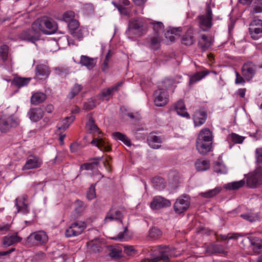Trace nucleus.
I'll return each instance as SVG.
<instances>
[{
	"instance_id": "f8f14e48",
	"label": "nucleus",
	"mask_w": 262,
	"mask_h": 262,
	"mask_svg": "<svg viewBox=\"0 0 262 262\" xmlns=\"http://www.w3.org/2000/svg\"><path fill=\"white\" fill-rule=\"evenodd\" d=\"M257 66L252 62L245 63L242 68V73L247 80H250L256 73Z\"/></svg>"
},
{
	"instance_id": "6e6d98bb",
	"label": "nucleus",
	"mask_w": 262,
	"mask_h": 262,
	"mask_svg": "<svg viewBox=\"0 0 262 262\" xmlns=\"http://www.w3.org/2000/svg\"><path fill=\"white\" fill-rule=\"evenodd\" d=\"M75 211L78 213H80L84 211L85 208L84 203L80 200H76L74 203Z\"/></svg>"
},
{
	"instance_id": "a18cd8bd",
	"label": "nucleus",
	"mask_w": 262,
	"mask_h": 262,
	"mask_svg": "<svg viewBox=\"0 0 262 262\" xmlns=\"http://www.w3.org/2000/svg\"><path fill=\"white\" fill-rule=\"evenodd\" d=\"M262 12V0H254L252 6L251 13L254 14Z\"/></svg>"
},
{
	"instance_id": "ddd939ff",
	"label": "nucleus",
	"mask_w": 262,
	"mask_h": 262,
	"mask_svg": "<svg viewBox=\"0 0 262 262\" xmlns=\"http://www.w3.org/2000/svg\"><path fill=\"white\" fill-rule=\"evenodd\" d=\"M42 164V161L39 157L34 155H30L23 167V170H26L38 168L41 167Z\"/></svg>"
},
{
	"instance_id": "7ed1b4c3",
	"label": "nucleus",
	"mask_w": 262,
	"mask_h": 262,
	"mask_svg": "<svg viewBox=\"0 0 262 262\" xmlns=\"http://www.w3.org/2000/svg\"><path fill=\"white\" fill-rule=\"evenodd\" d=\"M34 27H38L40 32L45 34H53L58 29L57 23L52 18L47 16H42L36 19L33 23Z\"/></svg>"
},
{
	"instance_id": "2f4dec72",
	"label": "nucleus",
	"mask_w": 262,
	"mask_h": 262,
	"mask_svg": "<svg viewBox=\"0 0 262 262\" xmlns=\"http://www.w3.org/2000/svg\"><path fill=\"white\" fill-rule=\"evenodd\" d=\"M161 38L159 35H155L150 37L149 41V47L153 50H157L160 47Z\"/></svg>"
},
{
	"instance_id": "4c0bfd02",
	"label": "nucleus",
	"mask_w": 262,
	"mask_h": 262,
	"mask_svg": "<svg viewBox=\"0 0 262 262\" xmlns=\"http://www.w3.org/2000/svg\"><path fill=\"white\" fill-rule=\"evenodd\" d=\"M249 32L251 38L257 40L259 38V35L262 33V28H255L253 25H250Z\"/></svg>"
},
{
	"instance_id": "774afa93",
	"label": "nucleus",
	"mask_w": 262,
	"mask_h": 262,
	"mask_svg": "<svg viewBox=\"0 0 262 262\" xmlns=\"http://www.w3.org/2000/svg\"><path fill=\"white\" fill-rule=\"evenodd\" d=\"M127 228L125 227L123 232H120L116 236L113 237L112 238L116 241H122L124 237V234L127 231Z\"/></svg>"
},
{
	"instance_id": "cd10ccee",
	"label": "nucleus",
	"mask_w": 262,
	"mask_h": 262,
	"mask_svg": "<svg viewBox=\"0 0 262 262\" xmlns=\"http://www.w3.org/2000/svg\"><path fill=\"white\" fill-rule=\"evenodd\" d=\"M182 43L186 46L191 45L194 41V37L193 36V30L191 28H189L187 32L184 34L181 38Z\"/></svg>"
},
{
	"instance_id": "423d86ee",
	"label": "nucleus",
	"mask_w": 262,
	"mask_h": 262,
	"mask_svg": "<svg viewBox=\"0 0 262 262\" xmlns=\"http://www.w3.org/2000/svg\"><path fill=\"white\" fill-rule=\"evenodd\" d=\"M200 28L203 31H208L212 26L213 14L211 7L207 6L205 13L197 17Z\"/></svg>"
},
{
	"instance_id": "9b49d317",
	"label": "nucleus",
	"mask_w": 262,
	"mask_h": 262,
	"mask_svg": "<svg viewBox=\"0 0 262 262\" xmlns=\"http://www.w3.org/2000/svg\"><path fill=\"white\" fill-rule=\"evenodd\" d=\"M262 183V169L259 168L253 173L250 174L247 179V185L251 187H256Z\"/></svg>"
},
{
	"instance_id": "c85d7f7f",
	"label": "nucleus",
	"mask_w": 262,
	"mask_h": 262,
	"mask_svg": "<svg viewBox=\"0 0 262 262\" xmlns=\"http://www.w3.org/2000/svg\"><path fill=\"white\" fill-rule=\"evenodd\" d=\"M209 71L208 70L195 73L190 77L189 81V85L194 84L196 82L202 79L205 76L209 74Z\"/></svg>"
},
{
	"instance_id": "8fccbe9b",
	"label": "nucleus",
	"mask_w": 262,
	"mask_h": 262,
	"mask_svg": "<svg viewBox=\"0 0 262 262\" xmlns=\"http://www.w3.org/2000/svg\"><path fill=\"white\" fill-rule=\"evenodd\" d=\"M113 95V93L108 88L103 90L98 95V97L102 100H108L110 98L112 97Z\"/></svg>"
},
{
	"instance_id": "f03ea898",
	"label": "nucleus",
	"mask_w": 262,
	"mask_h": 262,
	"mask_svg": "<svg viewBox=\"0 0 262 262\" xmlns=\"http://www.w3.org/2000/svg\"><path fill=\"white\" fill-rule=\"evenodd\" d=\"M173 84V80L169 78L164 79L162 82L163 88H159L154 93V102L157 106H163L168 102L169 95L167 92Z\"/></svg>"
},
{
	"instance_id": "e433bc0d",
	"label": "nucleus",
	"mask_w": 262,
	"mask_h": 262,
	"mask_svg": "<svg viewBox=\"0 0 262 262\" xmlns=\"http://www.w3.org/2000/svg\"><path fill=\"white\" fill-rule=\"evenodd\" d=\"M222 190L221 187H216L213 189L209 190L206 192H201L200 194L205 198H210L219 194Z\"/></svg>"
},
{
	"instance_id": "9d476101",
	"label": "nucleus",
	"mask_w": 262,
	"mask_h": 262,
	"mask_svg": "<svg viewBox=\"0 0 262 262\" xmlns=\"http://www.w3.org/2000/svg\"><path fill=\"white\" fill-rule=\"evenodd\" d=\"M17 125V121L13 116H2L0 118V130L2 133L7 132Z\"/></svg>"
},
{
	"instance_id": "473e14b6",
	"label": "nucleus",
	"mask_w": 262,
	"mask_h": 262,
	"mask_svg": "<svg viewBox=\"0 0 262 262\" xmlns=\"http://www.w3.org/2000/svg\"><path fill=\"white\" fill-rule=\"evenodd\" d=\"M46 98V94L43 93H35L31 97V102L34 105H37L43 102Z\"/></svg>"
},
{
	"instance_id": "58836bf2",
	"label": "nucleus",
	"mask_w": 262,
	"mask_h": 262,
	"mask_svg": "<svg viewBox=\"0 0 262 262\" xmlns=\"http://www.w3.org/2000/svg\"><path fill=\"white\" fill-rule=\"evenodd\" d=\"M245 184L244 180H242L239 181L233 182L231 183H228L225 188L229 190H237L242 187Z\"/></svg>"
},
{
	"instance_id": "c9c22d12",
	"label": "nucleus",
	"mask_w": 262,
	"mask_h": 262,
	"mask_svg": "<svg viewBox=\"0 0 262 262\" xmlns=\"http://www.w3.org/2000/svg\"><path fill=\"white\" fill-rule=\"evenodd\" d=\"M153 186L158 190H162L166 186L165 180L161 177H157L153 178L152 180Z\"/></svg>"
},
{
	"instance_id": "49530a36",
	"label": "nucleus",
	"mask_w": 262,
	"mask_h": 262,
	"mask_svg": "<svg viewBox=\"0 0 262 262\" xmlns=\"http://www.w3.org/2000/svg\"><path fill=\"white\" fill-rule=\"evenodd\" d=\"M110 256L114 259H118L122 257V249L119 247L113 248L110 253Z\"/></svg>"
},
{
	"instance_id": "338daca9",
	"label": "nucleus",
	"mask_w": 262,
	"mask_h": 262,
	"mask_svg": "<svg viewBox=\"0 0 262 262\" xmlns=\"http://www.w3.org/2000/svg\"><path fill=\"white\" fill-rule=\"evenodd\" d=\"M250 25H253L255 28H262V20L259 19H254Z\"/></svg>"
},
{
	"instance_id": "13d9d810",
	"label": "nucleus",
	"mask_w": 262,
	"mask_h": 262,
	"mask_svg": "<svg viewBox=\"0 0 262 262\" xmlns=\"http://www.w3.org/2000/svg\"><path fill=\"white\" fill-rule=\"evenodd\" d=\"M8 46L7 45H3L0 47V56L4 61L6 60L8 58Z\"/></svg>"
},
{
	"instance_id": "052dcab7",
	"label": "nucleus",
	"mask_w": 262,
	"mask_h": 262,
	"mask_svg": "<svg viewBox=\"0 0 262 262\" xmlns=\"http://www.w3.org/2000/svg\"><path fill=\"white\" fill-rule=\"evenodd\" d=\"M74 16L75 13L73 11H67L63 13L62 19L64 21L68 23L69 21L74 19Z\"/></svg>"
},
{
	"instance_id": "69168bd1",
	"label": "nucleus",
	"mask_w": 262,
	"mask_h": 262,
	"mask_svg": "<svg viewBox=\"0 0 262 262\" xmlns=\"http://www.w3.org/2000/svg\"><path fill=\"white\" fill-rule=\"evenodd\" d=\"M255 157L258 164L262 163V148H257L255 150Z\"/></svg>"
},
{
	"instance_id": "ea45409f",
	"label": "nucleus",
	"mask_w": 262,
	"mask_h": 262,
	"mask_svg": "<svg viewBox=\"0 0 262 262\" xmlns=\"http://www.w3.org/2000/svg\"><path fill=\"white\" fill-rule=\"evenodd\" d=\"M19 199H15V206L17 209V212H21L24 214H26L29 212V208L28 205L24 202L21 203H18Z\"/></svg>"
},
{
	"instance_id": "f704fd0d",
	"label": "nucleus",
	"mask_w": 262,
	"mask_h": 262,
	"mask_svg": "<svg viewBox=\"0 0 262 262\" xmlns=\"http://www.w3.org/2000/svg\"><path fill=\"white\" fill-rule=\"evenodd\" d=\"M245 139V137L240 136L234 133L229 134L227 137V140L230 144L231 143H233V144H242Z\"/></svg>"
},
{
	"instance_id": "39448f33",
	"label": "nucleus",
	"mask_w": 262,
	"mask_h": 262,
	"mask_svg": "<svg viewBox=\"0 0 262 262\" xmlns=\"http://www.w3.org/2000/svg\"><path fill=\"white\" fill-rule=\"evenodd\" d=\"M170 249V248L168 246H160L157 250V252L159 253L158 255H157V253L151 252L148 255L152 258L144 259L141 262H159L161 260L167 262L169 260Z\"/></svg>"
},
{
	"instance_id": "1a4fd4ad",
	"label": "nucleus",
	"mask_w": 262,
	"mask_h": 262,
	"mask_svg": "<svg viewBox=\"0 0 262 262\" xmlns=\"http://www.w3.org/2000/svg\"><path fill=\"white\" fill-rule=\"evenodd\" d=\"M40 37V31L38 27H34L33 23L32 25L31 28L24 31L20 34V38L23 40H28L34 42L39 39Z\"/></svg>"
},
{
	"instance_id": "2eb2a0df",
	"label": "nucleus",
	"mask_w": 262,
	"mask_h": 262,
	"mask_svg": "<svg viewBox=\"0 0 262 262\" xmlns=\"http://www.w3.org/2000/svg\"><path fill=\"white\" fill-rule=\"evenodd\" d=\"M129 28L131 30L137 31V34L141 36L146 32V27L143 21L138 19H133L129 21Z\"/></svg>"
},
{
	"instance_id": "393cba45",
	"label": "nucleus",
	"mask_w": 262,
	"mask_h": 262,
	"mask_svg": "<svg viewBox=\"0 0 262 262\" xmlns=\"http://www.w3.org/2000/svg\"><path fill=\"white\" fill-rule=\"evenodd\" d=\"M31 78H24L19 76H15L11 81L12 84L18 88L27 86L30 82Z\"/></svg>"
},
{
	"instance_id": "0eeeda50",
	"label": "nucleus",
	"mask_w": 262,
	"mask_h": 262,
	"mask_svg": "<svg viewBox=\"0 0 262 262\" xmlns=\"http://www.w3.org/2000/svg\"><path fill=\"white\" fill-rule=\"evenodd\" d=\"M86 227L85 222L77 221L72 223L66 230L65 235L67 237L77 236L81 234Z\"/></svg>"
},
{
	"instance_id": "e2e57ef3",
	"label": "nucleus",
	"mask_w": 262,
	"mask_h": 262,
	"mask_svg": "<svg viewBox=\"0 0 262 262\" xmlns=\"http://www.w3.org/2000/svg\"><path fill=\"white\" fill-rule=\"evenodd\" d=\"M124 252L127 255H133L136 254V251L132 246H124Z\"/></svg>"
},
{
	"instance_id": "680f3d73",
	"label": "nucleus",
	"mask_w": 262,
	"mask_h": 262,
	"mask_svg": "<svg viewBox=\"0 0 262 262\" xmlns=\"http://www.w3.org/2000/svg\"><path fill=\"white\" fill-rule=\"evenodd\" d=\"M55 71L56 74L61 76H65L68 74L69 72L68 68H64L62 67L55 68Z\"/></svg>"
},
{
	"instance_id": "a211bd4d",
	"label": "nucleus",
	"mask_w": 262,
	"mask_h": 262,
	"mask_svg": "<svg viewBox=\"0 0 262 262\" xmlns=\"http://www.w3.org/2000/svg\"><path fill=\"white\" fill-rule=\"evenodd\" d=\"M250 247L255 254H258L262 251V239L255 236H249Z\"/></svg>"
},
{
	"instance_id": "4d7b16f0",
	"label": "nucleus",
	"mask_w": 262,
	"mask_h": 262,
	"mask_svg": "<svg viewBox=\"0 0 262 262\" xmlns=\"http://www.w3.org/2000/svg\"><path fill=\"white\" fill-rule=\"evenodd\" d=\"M68 24V27L70 30L71 33L72 32L76 33V30H78L79 24V22L76 19H73L69 21Z\"/></svg>"
},
{
	"instance_id": "a878e982",
	"label": "nucleus",
	"mask_w": 262,
	"mask_h": 262,
	"mask_svg": "<svg viewBox=\"0 0 262 262\" xmlns=\"http://www.w3.org/2000/svg\"><path fill=\"white\" fill-rule=\"evenodd\" d=\"M79 63L86 67L88 69H92L96 65L95 59L86 55H81Z\"/></svg>"
},
{
	"instance_id": "a19ab883",
	"label": "nucleus",
	"mask_w": 262,
	"mask_h": 262,
	"mask_svg": "<svg viewBox=\"0 0 262 262\" xmlns=\"http://www.w3.org/2000/svg\"><path fill=\"white\" fill-rule=\"evenodd\" d=\"M195 166L198 171H204L209 168V163L206 160H198Z\"/></svg>"
},
{
	"instance_id": "5701e85b",
	"label": "nucleus",
	"mask_w": 262,
	"mask_h": 262,
	"mask_svg": "<svg viewBox=\"0 0 262 262\" xmlns=\"http://www.w3.org/2000/svg\"><path fill=\"white\" fill-rule=\"evenodd\" d=\"M213 142V136L211 132L208 128L202 129L196 138V141Z\"/></svg>"
},
{
	"instance_id": "6ab92c4d",
	"label": "nucleus",
	"mask_w": 262,
	"mask_h": 262,
	"mask_svg": "<svg viewBox=\"0 0 262 262\" xmlns=\"http://www.w3.org/2000/svg\"><path fill=\"white\" fill-rule=\"evenodd\" d=\"M21 241V238L17 235V233L9 234L3 238V244L5 247L11 246Z\"/></svg>"
},
{
	"instance_id": "f257e3e1",
	"label": "nucleus",
	"mask_w": 262,
	"mask_h": 262,
	"mask_svg": "<svg viewBox=\"0 0 262 262\" xmlns=\"http://www.w3.org/2000/svg\"><path fill=\"white\" fill-rule=\"evenodd\" d=\"M86 128L90 134H97L99 135L98 137L93 139L91 143V144L97 146L102 151L106 152L111 151V147L107 140L101 135L102 132L95 124V120L92 117L89 118L86 124Z\"/></svg>"
},
{
	"instance_id": "79ce46f5",
	"label": "nucleus",
	"mask_w": 262,
	"mask_h": 262,
	"mask_svg": "<svg viewBox=\"0 0 262 262\" xmlns=\"http://www.w3.org/2000/svg\"><path fill=\"white\" fill-rule=\"evenodd\" d=\"M36 74L41 76H48L50 71L48 66L44 64H39L36 68Z\"/></svg>"
},
{
	"instance_id": "4be33fe9",
	"label": "nucleus",
	"mask_w": 262,
	"mask_h": 262,
	"mask_svg": "<svg viewBox=\"0 0 262 262\" xmlns=\"http://www.w3.org/2000/svg\"><path fill=\"white\" fill-rule=\"evenodd\" d=\"M147 143L150 147L154 149H158L161 147L162 139L160 137L150 133L147 137Z\"/></svg>"
},
{
	"instance_id": "bb28decb",
	"label": "nucleus",
	"mask_w": 262,
	"mask_h": 262,
	"mask_svg": "<svg viewBox=\"0 0 262 262\" xmlns=\"http://www.w3.org/2000/svg\"><path fill=\"white\" fill-rule=\"evenodd\" d=\"M243 234L239 233H229L227 234L216 235V240L217 241H225L229 240L236 241L238 237L243 236Z\"/></svg>"
},
{
	"instance_id": "7c9ffc66",
	"label": "nucleus",
	"mask_w": 262,
	"mask_h": 262,
	"mask_svg": "<svg viewBox=\"0 0 262 262\" xmlns=\"http://www.w3.org/2000/svg\"><path fill=\"white\" fill-rule=\"evenodd\" d=\"M75 117L73 116L66 117L63 120L61 121L57 125L59 130L64 131L70 126V125L74 121Z\"/></svg>"
},
{
	"instance_id": "6e6552de",
	"label": "nucleus",
	"mask_w": 262,
	"mask_h": 262,
	"mask_svg": "<svg viewBox=\"0 0 262 262\" xmlns=\"http://www.w3.org/2000/svg\"><path fill=\"white\" fill-rule=\"evenodd\" d=\"M190 206V198L187 194H184L177 199L173 205L176 213L181 214L186 211Z\"/></svg>"
},
{
	"instance_id": "f3484780",
	"label": "nucleus",
	"mask_w": 262,
	"mask_h": 262,
	"mask_svg": "<svg viewBox=\"0 0 262 262\" xmlns=\"http://www.w3.org/2000/svg\"><path fill=\"white\" fill-rule=\"evenodd\" d=\"M201 39L199 41V46L203 51H205L210 48L213 45V38L211 36L203 34L200 36Z\"/></svg>"
},
{
	"instance_id": "20e7f679",
	"label": "nucleus",
	"mask_w": 262,
	"mask_h": 262,
	"mask_svg": "<svg viewBox=\"0 0 262 262\" xmlns=\"http://www.w3.org/2000/svg\"><path fill=\"white\" fill-rule=\"evenodd\" d=\"M47 233L42 230L31 233L26 238V243L30 247L43 246L48 242Z\"/></svg>"
},
{
	"instance_id": "3c124183",
	"label": "nucleus",
	"mask_w": 262,
	"mask_h": 262,
	"mask_svg": "<svg viewBox=\"0 0 262 262\" xmlns=\"http://www.w3.org/2000/svg\"><path fill=\"white\" fill-rule=\"evenodd\" d=\"M82 89V86L81 85L78 84H75L68 96L69 99H72L75 96L78 95L81 91Z\"/></svg>"
},
{
	"instance_id": "bf43d9fd",
	"label": "nucleus",
	"mask_w": 262,
	"mask_h": 262,
	"mask_svg": "<svg viewBox=\"0 0 262 262\" xmlns=\"http://www.w3.org/2000/svg\"><path fill=\"white\" fill-rule=\"evenodd\" d=\"M89 200H92L96 198L95 185H92L89 188L86 194Z\"/></svg>"
},
{
	"instance_id": "603ef678",
	"label": "nucleus",
	"mask_w": 262,
	"mask_h": 262,
	"mask_svg": "<svg viewBox=\"0 0 262 262\" xmlns=\"http://www.w3.org/2000/svg\"><path fill=\"white\" fill-rule=\"evenodd\" d=\"M153 26V29L155 33V35H159L160 33L162 32L164 30V25L160 21H155L150 23Z\"/></svg>"
},
{
	"instance_id": "dca6fc26",
	"label": "nucleus",
	"mask_w": 262,
	"mask_h": 262,
	"mask_svg": "<svg viewBox=\"0 0 262 262\" xmlns=\"http://www.w3.org/2000/svg\"><path fill=\"white\" fill-rule=\"evenodd\" d=\"M170 202L162 196H156L154 198L150 203V208L152 209H159L161 208L170 206Z\"/></svg>"
},
{
	"instance_id": "37998d69",
	"label": "nucleus",
	"mask_w": 262,
	"mask_h": 262,
	"mask_svg": "<svg viewBox=\"0 0 262 262\" xmlns=\"http://www.w3.org/2000/svg\"><path fill=\"white\" fill-rule=\"evenodd\" d=\"M87 245L89 248L93 252H99L101 249V244L98 239H95L89 242Z\"/></svg>"
},
{
	"instance_id": "5fc2aeb1",
	"label": "nucleus",
	"mask_w": 262,
	"mask_h": 262,
	"mask_svg": "<svg viewBox=\"0 0 262 262\" xmlns=\"http://www.w3.org/2000/svg\"><path fill=\"white\" fill-rule=\"evenodd\" d=\"M113 53L112 51L110 50L107 53L103 63L102 65L101 69L103 72H106L108 68V62L112 57Z\"/></svg>"
},
{
	"instance_id": "4468645a",
	"label": "nucleus",
	"mask_w": 262,
	"mask_h": 262,
	"mask_svg": "<svg viewBox=\"0 0 262 262\" xmlns=\"http://www.w3.org/2000/svg\"><path fill=\"white\" fill-rule=\"evenodd\" d=\"M207 117V112L203 108L196 110L194 114L193 120L195 126H200L206 122Z\"/></svg>"
},
{
	"instance_id": "72a5a7b5",
	"label": "nucleus",
	"mask_w": 262,
	"mask_h": 262,
	"mask_svg": "<svg viewBox=\"0 0 262 262\" xmlns=\"http://www.w3.org/2000/svg\"><path fill=\"white\" fill-rule=\"evenodd\" d=\"M227 245L224 246L221 244H212L208 248V250L212 253L225 254Z\"/></svg>"
},
{
	"instance_id": "0e129e2a",
	"label": "nucleus",
	"mask_w": 262,
	"mask_h": 262,
	"mask_svg": "<svg viewBox=\"0 0 262 262\" xmlns=\"http://www.w3.org/2000/svg\"><path fill=\"white\" fill-rule=\"evenodd\" d=\"M112 3L114 6L118 9L121 14L125 15L128 14L129 12L126 8L122 6L121 5H118V4L115 2H113Z\"/></svg>"
},
{
	"instance_id": "c03bdc74",
	"label": "nucleus",
	"mask_w": 262,
	"mask_h": 262,
	"mask_svg": "<svg viewBox=\"0 0 262 262\" xmlns=\"http://www.w3.org/2000/svg\"><path fill=\"white\" fill-rule=\"evenodd\" d=\"M113 136L115 139L121 141L128 146H130L131 143L130 140L124 134L120 132H115L113 134Z\"/></svg>"
},
{
	"instance_id": "412c9836",
	"label": "nucleus",
	"mask_w": 262,
	"mask_h": 262,
	"mask_svg": "<svg viewBox=\"0 0 262 262\" xmlns=\"http://www.w3.org/2000/svg\"><path fill=\"white\" fill-rule=\"evenodd\" d=\"M174 109L179 116L188 119L190 118L189 114L186 112L185 105L183 100H180L175 104Z\"/></svg>"
},
{
	"instance_id": "de8ad7c7",
	"label": "nucleus",
	"mask_w": 262,
	"mask_h": 262,
	"mask_svg": "<svg viewBox=\"0 0 262 262\" xmlns=\"http://www.w3.org/2000/svg\"><path fill=\"white\" fill-rule=\"evenodd\" d=\"M101 158H97L94 159V161L92 162L86 163L81 165V168L85 170H92L95 168L99 163V161Z\"/></svg>"
},
{
	"instance_id": "aec40b11",
	"label": "nucleus",
	"mask_w": 262,
	"mask_h": 262,
	"mask_svg": "<svg viewBox=\"0 0 262 262\" xmlns=\"http://www.w3.org/2000/svg\"><path fill=\"white\" fill-rule=\"evenodd\" d=\"M212 142L208 141H196V148L198 152L202 155H205L211 151Z\"/></svg>"
},
{
	"instance_id": "864d4df0",
	"label": "nucleus",
	"mask_w": 262,
	"mask_h": 262,
	"mask_svg": "<svg viewBox=\"0 0 262 262\" xmlns=\"http://www.w3.org/2000/svg\"><path fill=\"white\" fill-rule=\"evenodd\" d=\"M96 106V100L93 98L89 99L85 102L83 105V108L86 111L93 110Z\"/></svg>"
},
{
	"instance_id": "b1692460",
	"label": "nucleus",
	"mask_w": 262,
	"mask_h": 262,
	"mask_svg": "<svg viewBox=\"0 0 262 262\" xmlns=\"http://www.w3.org/2000/svg\"><path fill=\"white\" fill-rule=\"evenodd\" d=\"M28 115L31 121L37 122L43 116V111L40 108H33L30 109Z\"/></svg>"
},
{
	"instance_id": "c756f323",
	"label": "nucleus",
	"mask_w": 262,
	"mask_h": 262,
	"mask_svg": "<svg viewBox=\"0 0 262 262\" xmlns=\"http://www.w3.org/2000/svg\"><path fill=\"white\" fill-rule=\"evenodd\" d=\"M122 214L121 211L115 209H111L105 216V222L113 220H120L122 218Z\"/></svg>"
},
{
	"instance_id": "09e8293b",
	"label": "nucleus",
	"mask_w": 262,
	"mask_h": 262,
	"mask_svg": "<svg viewBox=\"0 0 262 262\" xmlns=\"http://www.w3.org/2000/svg\"><path fill=\"white\" fill-rule=\"evenodd\" d=\"M161 236V231L156 227L152 228L149 231L148 237L152 239H157Z\"/></svg>"
}]
</instances>
